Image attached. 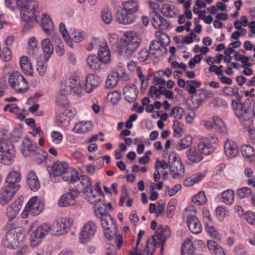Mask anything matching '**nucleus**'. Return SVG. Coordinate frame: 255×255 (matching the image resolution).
<instances>
[{
	"instance_id": "22",
	"label": "nucleus",
	"mask_w": 255,
	"mask_h": 255,
	"mask_svg": "<svg viewBox=\"0 0 255 255\" xmlns=\"http://www.w3.org/2000/svg\"><path fill=\"white\" fill-rule=\"evenodd\" d=\"M102 80L97 75L88 74L85 79V89L88 93H91L101 83Z\"/></svg>"
},
{
	"instance_id": "29",
	"label": "nucleus",
	"mask_w": 255,
	"mask_h": 255,
	"mask_svg": "<svg viewBox=\"0 0 255 255\" xmlns=\"http://www.w3.org/2000/svg\"><path fill=\"white\" fill-rule=\"evenodd\" d=\"M224 151L228 157H233L238 153V148L236 142L232 140H227L224 144Z\"/></svg>"
},
{
	"instance_id": "48",
	"label": "nucleus",
	"mask_w": 255,
	"mask_h": 255,
	"mask_svg": "<svg viewBox=\"0 0 255 255\" xmlns=\"http://www.w3.org/2000/svg\"><path fill=\"white\" fill-rule=\"evenodd\" d=\"M119 80V79L112 71L108 76L105 83V87L108 89L115 87L118 84Z\"/></svg>"
},
{
	"instance_id": "30",
	"label": "nucleus",
	"mask_w": 255,
	"mask_h": 255,
	"mask_svg": "<svg viewBox=\"0 0 255 255\" xmlns=\"http://www.w3.org/2000/svg\"><path fill=\"white\" fill-rule=\"evenodd\" d=\"M27 184L30 189L33 191H36L40 187V183L35 173L32 171L29 172L26 177Z\"/></svg>"
},
{
	"instance_id": "50",
	"label": "nucleus",
	"mask_w": 255,
	"mask_h": 255,
	"mask_svg": "<svg viewBox=\"0 0 255 255\" xmlns=\"http://www.w3.org/2000/svg\"><path fill=\"white\" fill-rule=\"evenodd\" d=\"M160 11L164 15L171 17H174L176 13L174 6L169 4H164Z\"/></svg>"
},
{
	"instance_id": "32",
	"label": "nucleus",
	"mask_w": 255,
	"mask_h": 255,
	"mask_svg": "<svg viewBox=\"0 0 255 255\" xmlns=\"http://www.w3.org/2000/svg\"><path fill=\"white\" fill-rule=\"evenodd\" d=\"M44 58L46 61H48L53 52V46L48 38H45L41 42Z\"/></svg>"
},
{
	"instance_id": "23",
	"label": "nucleus",
	"mask_w": 255,
	"mask_h": 255,
	"mask_svg": "<svg viewBox=\"0 0 255 255\" xmlns=\"http://www.w3.org/2000/svg\"><path fill=\"white\" fill-rule=\"evenodd\" d=\"M78 196L77 192L70 188L69 191L64 194L59 199L58 204L60 207H67L74 205L76 198Z\"/></svg>"
},
{
	"instance_id": "13",
	"label": "nucleus",
	"mask_w": 255,
	"mask_h": 255,
	"mask_svg": "<svg viewBox=\"0 0 255 255\" xmlns=\"http://www.w3.org/2000/svg\"><path fill=\"white\" fill-rule=\"evenodd\" d=\"M72 222L69 220L61 218L54 221L50 226L51 234L55 236H61L66 234L71 226Z\"/></svg>"
},
{
	"instance_id": "33",
	"label": "nucleus",
	"mask_w": 255,
	"mask_h": 255,
	"mask_svg": "<svg viewBox=\"0 0 255 255\" xmlns=\"http://www.w3.org/2000/svg\"><path fill=\"white\" fill-rule=\"evenodd\" d=\"M87 63L89 67L94 71H99L101 69L102 61L98 56L90 55L87 58Z\"/></svg>"
},
{
	"instance_id": "57",
	"label": "nucleus",
	"mask_w": 255,
	"mask_h": 255,
	"mask_svg": "<svg viewBox=\"0 0 255 255\" xmlns=\"http://www.w3.org/2000/svg\"><path fill=\"white\" fill-rule=\"evenodd\" d=\"M103 21L106 24H109L113 20V15L110 9L107 7L104 8L101 13Z\"/></svg>"
},
{
	"instance_id": "47",
	"label": "nucleus",
	"mask_w": 255,
	"mask_h": 255,
	"mask_svg": "<svg viewBox=\"0 0 255 255\" xmlns=\"http://www.w3.org/2000/svg\"><path fill=\"white\" fill-rule=\"evenodd\" d=\"M59 31L68 46L72 47L73 44L70 39V35L68 34L65 25L63 22H60L59 25Z\"/></svg>"
},
{
	"instance_id": "42",
	"label": "nucleus",
	"mask_w": 255,
	"mask_h": 255,
	"mask_svg": "<svg viewBox=\"0 0 255 255\" xmlns=\"http://www.w3.org/2000/svg\"><path fill=\"white\" fill-rule=\"evenodd\" d=\"M207 246L209 250L214 255H226L223 249L214 241H209L207 243Z\"/></svg>"
},
{
	"instance_id": "16",
	"label": "nucleus",
	"mask_w": 255,
	"mask_h": 255,
	"mask_svg": "<svg viewBox=\"0 0 255 255\" xmlns=\"http://www.w3.org/2000/svg\"><path fill=\"white\" fill-rule=\"evenodd\" d=\"M170 230L168 226H159L152 237L153 242L156 246H161V252L163 250V245L166 239L170 236Z\"/></svg>"
},
{
	"instance_id": "2",
	"label": "nucleus",
	"mask_w": 255,
	"mask_h": 255,
	"mask_svg": "<svg viewBox=\"0 0 255 255\" xmlns=\"http://www.w3.org/2000/svg\"><path fill=\"white\" fill-rule=\"evenodd\" d=\"M141 42L140 35L133 31H125L120 40V47L127 57H131Z\"/></svg>"
},
{
	"instance_id": "18",
	"label": "nucleus",
	"mask_w": 255,
	"mask_h": 255,
	"mask_svg": "<svg viewBox=\"0 0 255 255\" xmlns=\"http://www.w3.org/2000/svg\"><path fill=\"white\" fill-rule=\"evenodd\" d=\"M187 209L184 215H187L186 223L190 231L194 234H198L202 231V227L201 223L198 218L194 215L188 214Z\"/></svg>"
},
{
	"instance_id": "59",
	"label": "nucleus",
	"mask_w": 255,
	"mask_h": 255,
	"mask_svg": "<svg viewBox=\"0 0 255 255\" xmlns=\"http://www.w3.org/2000/svg\"><path fill=\"white\" fill-rule=\"evenodd\" d=\"M184 110L180 107L176 106L172 108L169 116L176 119H181L183 115Z\"/></svg>"
},
{
	"instance_id": "8",
	"label": "nucleus",
	"mask_w": 255,
	"mask_h": 255,
	"mask_svg": "<svg viewBox=\"0 0 255 255\" xmlns=\"http://www.w3.org/2000/svg\"><path fill=\"white\" fill-rule=\"evenodd\" d=\"M23 6H17L21 8L20 16L22 20L26 22L24 29H29L33 26L36 21L35 11L38 8L37 2H30Z\"/></svg>"
},
{
	"instance_id": "60",
	"label": "nucleus",
	"mask_w": 255,
	"mask_h": 255,
	"mask_svg": "<svg viewBox=\"0 0 255 255\" xmlns=\"http://www.w3.org/2000/svg\"><path fill=\"white\" fill-rule=\"evenodd\" d=\"M252 193V190L247 187L239 188L237 190V196L241 199L249 197Z\"/></svg>"
},
{
	"instance_id": "19",
	"label": "nucleus",
	"mask_w": 255,
	"mask_h": 255,
	"mask_svg": "<svg viewBox=\"0 0 255 255\" xmlns=\"http://www.w3.org/2000/svg\"><path fill=\"white\" fill-rule=\"evenodd\" d=\"M96 217L101 219V225L103 229L110 228L113 223V219L107 211L106 207H99L95 210Z\"/></svg>"
},
{
	"instance_id": "6",
	"label": "nucleus",
	"mask_w": 255,
	"mask_h": 255,
	"mask_svg": "<svg viewBox=\"0 0 255 255\" xmlns=\"http://www.w3.org/2000/svg\"><path fill=\"white\" fill-rule=\"evenodd\" d=\"M25 234L22 228L9 230L2 239V245L9 249H15L22 245Z\"/></svg>"
},
{
	"instance_id": "26",
	"label": "nucleus",
	"mask_w": 255,
	"mask_h": 255,
	"mask_svg": "<svg viewBox=\"0 0 255 255\" xmlns=\"http://www.w3.org/2000/svg\"><path fill=\"white\" fill-rule=\"evenodd\" d=\"M123 95L127 102H134L138 96V91L135 85L132 84L126 86L123 89Z\"/></svg>"
},
{
	"instance_id": "37",
	"label": "nucleus",
	"mask_w": 255,
	"mask_h": 255,
	"mask_svg": "<svg viewBox=\"0 0 255 255\" xmlns=\"http://www.w3.org/2000/svg\"><path fill=\"white\" fill-rule=\"evenodd\" d=\"M241 150L243 156L249 161L255 160V150L251 145L244 144L241 146Z\"/></svg>"
},
{
	"instance_id": "54",
	"label": "nucleus",
	"mask_w": 255,
	"mask_h": 255,
	"mask_svg": "<svg viewBox=\"0 0 255 255\" xmlns=\"http://www.w3.org/2000/svg\"><path fill=\"white\" fill-rule=\"evenodd\" d=\"M85 37V33L80 30H75L71 33L70 39L75 42H79L84 40Z\"/></svg>"
},
{
	"instance_id": "46",
	"label": "nucleus",
	"mask_w": 255,
	"mask_h": 255,
	"mask_svg": "<svg viewBox=\"0 0 255 255\" xmlns=\"http://www.w3.org/2000/svg\"><path fill=\"white\" fill-rule=\"evenodd\" d=\"M204 177L201 173H197L193 176L186 178L184 181V185L187 187L193 185L195 183L200 181Z\"/></svg>"
},
{
	"instance_id": "49",
	"label": "nucleus",
	"mask_w": 255,
	"mask_h": 255,
	"mask_svg": "<svg viewBox=\"0 0 255 255\" xmlns=\"http://www.w3.org/2000/svg\"><path fill=\"white\" fill-rule=\"evenodd\" d=\"M47 152L42 149H38L34 155L33 160L36 163L40 164L47 159Z\"/></svg>"
},
{
	"instance_id": "11",
	"label": "nucleus",
	"mask_w": 255,
	"mask_h": 255,
	"mask_svg": "<svg viewBox=\"0 0 255 255\" xmlns=\"http://www.w3.org/2000/svg\"><path fill=\"white\" fill-rule=\"evenodd\" d=\"M8 83L15 92L24 93L28 89L29 84L24 77L17 71L11 73L8 77Z\"/></svg>"
},
{
	"instance_id": "14",
	"label": "nucleus",
	"mask_w": 255,
	"mask_h": 255,
	"mask_svg": "<svg viewBox=\"0 0 255 255\" xmlns=\"http://www.w3.org/2000/svg\"><path fill=\"white\" fill-rule=\"evenodd\" d=\"M19 189L17 185L13 186L6 183L0 190V204L2 205L7 204Z\"/></svg>"
},
{
	"instance_id": "44",
	"label": "nucleus",
	"mask_w": 255,
	"mask_h": 255,
	"mask_svg": "<svg viewBox=\"0 0 255 255\" xmlns=\"http://www.w3.org/2000/svg\"><path fill=\"white\" fill-rule=\"evenodd\" d=\"M192 142V136L187 135L179 140L178 143L176 144L175 148L177 150L181 151L190 146Z\"/></svg>"
},
{
	"instance_id": "53",
	"label": "nucleus",
	"mask_w": 255,
	"mask_h": 255,
	"mask_svg": "<svg viewBox=\"0 0 255 255\" xmlns=\"http://www.w3.org/2000/svg\"><path fill=\"white\" fill-rule=\"evenodd\" d=\"M121 98V93L118 91L110 92L107 96L108 101L113 105H115L119 102Z\"/></svg>"
},
{
	"instance_id": "61",
	"label": "nucleus",
	"mask_w": 255,
	"mask_h": 255,
	"mask_svg": "<svg viewBox=\"0 0 255 255\" xmlns=\"http://www.w3.org/2000/svg\"><path fill=\"white\" fill-rule=\"evenodd\" d=\"M50 136L52 142L56 144H60L63 138V136L61 133L56 130L52 131L51 132Z\"/></svg>"
},
{
	"instance_id": "10",
	"label": "nucleus",
	"mask_w": 255,
	"mask_h": 255,
	"mask_svg": "<svg viewBox=\"0 0 255 255\" xmlns=\"http://www.w3.org/2000/svg\"><path fill=\"white\" fill-rule=\"evenodd\" d=\"M74 170L69 168L66 162L56 161L49 167V172L51 177L61 176L63 180L67 182L70 177L68 173H72V171Z\"/></svg>"
},
{
	"instance_id": "7",
	"label": "nucleus",
	"mask_w": 255,
	"mask_h": 255,
	"mask_svg": "<svg viewBox=\"0 0 255 255\" xmlns=\"http://www.w3.org/2000/svg\"><path fill=\"white\" fill-rule=\"evenodd\" d=\"M15 156L13 144L9 141L0 139V163L10 165L13 163Z\"/></svg>"
},
{
	"instance_id": "1",
	"label": "nucleus",
	"mask_w": 255,
	"mask_h": 255,
	"mask_svg": "<svg viewBox=\"0 0 255 255\" xmlns=\"http://www.w3.org/2000/svg\"><path fill=\"white\" fill-rule=\"evenodd\" d=\"M254 94L252 95L244 102H241L242 96L238 95L235 99H232L231 108L235 116L245 125H249L252 122V114L250 107L253 101Z\"/></svg>"
},
{
	"instance_id": "56",
	"label": "nucleus",
	"mask_w": 255,
	"mask_h": 255,
	"mask_svg": "<svg viewBox=\"0 0 255 255\" xmlns=\"http://www.w3.org/2000/svg\"><path fill=\"white\" fill-rule=\"evenodd\" d=\"M222 92L225 96L230 97L233 96L236 97L238 95H240L238 93V88L237 87L226 86L223 89Z\"/></svg>"
},
{
	"instance_id": "51",
	"label": "nucleus",
	"mask_w": 255,
	"mask_h": 255,
	"mask_svg": "<svg viewBox=\"0 0 255 255\" xmlns=\"http://www.w3.org/2000/svg\"><path fill=\"white\" fill-rule=\"evenodd\" d=\"M201 83L196 80H189L186 82V90L190 94L195 93L196 88H199Z\"/></svg>"
},
{
	"instance_id": "38",
	"label": "nucleus",
	"mask_w": 255,
	"mask_h": 255,
	"mask_svg": "<svg viewBox=\"0 0 255 255\" xmlns=\"http://www.w3.org/2000/svg\"><path fill=\"white\" fill-rule=\"evenodd\" d=\"M92 128L91 122L89 121L81 122L75 125L73 130L77 133H83L90 131Z\"/></svg>"
},
{
	"instance_id": "9",
	"label": "nucleus",
	"mask_w": 255,
	"mask_h": 255,
	"mask_svg": "<svg viewBox=\"0 0 255 255\" xmlns=\"http://www.w3.org/2000/svg\"><path fill=\"white\" fill-rule=\"evenodd\" d=\"M60 90L64 91V94H75L78 97H81L83 93V88L79 77L73 74L69 77L65 84H62Z\"/></svg>"
},
{
	"instance_id": "24",
	"label": "nucleus",
	"mask_w": 255,
	"mask_h": 255,
	"mask_svg": "<svg viewBox=\"0 0 255 255\" xmlns=\"http://www.w3.org/2000/svg\"><path fill=\"white\" fill-rule=\"evenodd\" d=\"M151 23L152 25L159 30L158 31L166 30L170 26L168 21L161 17L159 13L151 14Z\"/></svg>"
},
{
	"instance_id": "12",
	"label": "nucleus",
	"mask_w": 255,
	"mask_h": 255,
	"mask_svg": "<svg viewBox=\"0 0 255 255\" xmlns=\"http://www.w3.org/2000/svg\"><path fill=\"white\" fill-rule=\"evenodd\" d=\"M218 141L217 137L214 135L202 137L197 145L198 150L203 154L210 155L215 150L214 144H217Z\"/></svg>"
},
{
	"instance_id": "31",
	"label": "nucleus",
	"mask_w": 255,
	"mask_h": 255,
	"mask_svg": "<svg viewBox=\"0 0 255 255\" xmlns=\"http://www.w3.org/2000/svg\"><path fill=\"white\" fill-rule=\"evenodd\" d=\"M21 205L18 201L12 202L6 209V214L8 218L9 224L16 216L20 209Z\"/></svg>"
},
{
	"instance_id": "28",
	"label": "nucleus",
	"mask_w": 255,
	"mask_h": 255,
	"mask_svg": "<svg viewBox=\"0 0 255 255\" xmlns=\"http://www.w3.org/2000/svg\"><path fill=\"white\" fill-rule=\"evenodd\" d=\"M21 179L20 171L19 170H15L14 168H11L6 176L5 182L13 186L17 185L18 189H19L20 185L18 183L21 180Z\"/></svg>"
},
{
	"instance_id": "36",
	"label": "nucleus",
	"mask_w": 255,
	"mask_h": 255,
	"mask_svg": "<svg viewBox=\"0 0 255 255\" xmlns=\"http://www.w3.org/2000/svg\"><path fill=\"white\" fill-rule=\"evenodd\" d=\"M98 57L103 63L107 64L110 61L111 53L109 48L105 43L103 47L98 50Z\"/></svg>"
},
{
	"instance_id": "15",
	"label": "nucleus",
	"mask_w": 255,
	"mask_h": 255,
	"mask_svg": "<svg viewBox=\"0 0 255 255\" xmlns=\"http://www.w3.org/2000/svg\"><path fill=\"white\" fill-rule=\"evenodd\" d=\"M50 231V226L47 224H43L33 231L30 236V246L36 247L41 241L49 232Z\"/></svg>"
},
{
	"instance_id": "25",
	"label": "nucleus",
	"mask_w": 255,
	"mask_h": 255,
	"mask_svg": "<svg viewBox=\"0 0 255 255\" xmlns=\"http://www.w3.org/2000/svg\"><path fill=\"white\" fill-rule=\"evenodd\" d=\"M37 144L30 138L25 137L22 141L21 151L22 155L25 157L29 156L31 153L36 151Z\"/></svg>"
},
{
	"instance_id": "20",
	"label": "nucleus",
	"mask_w": 255,
	"mask_h": 255,
	"mask_svg": "<svg viewBox=\"0 0 255 255\" xmlns=\"http://www.w3.org/2000/svg\"><path fill=\"white\" fill-rule=\"evenodd\" d=\"M26 205L30 215L34 216L38 215L44 208L43 202L35 196L31 198Z\"/></svg>"
},
{
	"instance_id": "58",
	"label": "nucleus",
	"mask_w": 255,
	"mask_h": 255,
	"mask_svg": "<svg viewBox=\"0 0 255 255\" xmlns=\"http://www.w3.org/2000/svg\"><path fill=\"white\" fill-rule=\"evenodd\" d=\"M213 121L219 132L225 133L227 131L226 126L221 118L217 116L214 117Z\"/></svg>"
},
{
	"instance_id": "63",
	"label": "nucleus",
	"mask_w": 255,
	"mask_h": 255,
	"mask_svg": "<svg viewBox=\"0 0 255 255\" xmlns=\"http://www.w3.org/2000/svg\"><path fill=\"white\" fill-rule=\"evenodd\" d=\"M203 221L205 225L213 223V220L208 209L204 208L202 211Z\"/></svg>"
},
{
	"instance_id": "52",
	"label": "nucleus",
	"mask_w": 255,
	"mask_h": 255,
	"mask_svg": "<svg viewBox=\"0 0 255 255\" xmlns=\"http://www.w3.org/2000/svg\"><path fill=\"white\" fill-rule=\"evenodd\" d=\"M193 203L197 206L204 204L206 202V197L203 191H200L197 194L192 198Z\"/></svg>"
},
{
	"instance_id": "43",
	"label": "nucleus",
	"mask_w": 255,
	"mask_h": 255,
	"mask_svg": "<svg viewBox=\"0 0 255 255\" xmlns=\"http://www.w3.org/2000/svg\"><path fill=\"white\" fill-rule=\"evenodd\" d=\"M27 53L30 56H34L38 51V42L34 37H30L28 40Z\"/></svg>"
},
{
	"instance_id": "17",
	"label": "nucleus",
	"mask_w": 255,
	"mask_h": 255,
	"mask_svg": "<svg viewBox=\"0 0 255 255\" xmlns=\"http://www.w3.org/2000/svg\"><path fill=\"white\" fill-rule=\"evenodd\" d=\"M97 230L96 224L92 221L87 222L83 227L79 235L80 242L86 243L94 237Z\"/></svg>"
},
{
	"instance_id": "27",
	"label": "nucleus",
	"mask_w": 255,
	"mask_h": 255,
	"mask_svg": "<svg viewBox=\"0 0 255 255\" xmlns=\"http://www.w3.org/2000/svg\"><path fill=\"white\" fill-rule=\"evenodd\" d=\"M41 26L47 35L52 33L54 29V24L50 16L46 13L41 15Z\"/></svg>"
},
{
	"instance_id": "41",
	"label": "nucleus",
	"mask_w": 255,
	"mask_h": 255,
	"mask_svg": "<svg viewBox=\"0 0 255 255\" xmlns=\"http://www.w3.org/2000/svg\"><path fill=\"white\" fill-rule=\"evenodd\" d=\"M222 202L227 205H232L235 200V192L233 190L228 189L222 193Z\"/></svg>"
},
{
	"instance_id": "4",
	"label": "nucleus",
	"mask_w": 255,
	"mask_h": 255,
	"mask_svg": "<svg viewBox=\"0 0 255 255\" xmlns=\"http://www.w3.org/2000/svg\"><path fill=\"white\" fill-rule=\"evenodd\" d=\"M70 175V179L68 180L70 188L72 189L75 192L79 193L83 192L85 195L87 191L92 188V181L90 178L86 175L78 176V172L75 169L72 171V173H68Z\"/></svg>"
},
{
	"instance_id": "5",
	"label": "nucleus",
	"mask_w": 255,
	"mask_h": 255,
	"mask_svg": "<svg viewBox=\"0 0 255 255\" xmlns=\"http://www.w3.org/2000/svg\"><path fill=\"white\" fill-rule=\"evenodd\" d=\"M155 36L158 40H153L149 45L150 54L155 58H161L167 53V50L165 46L170 41L169 36L163 32L156 31Z\"/></svg>"
},
{
	"instance_id": "62",
	"label": "nucleus",
	"mask_w": 255,
	"mask_h": 255,
	"mask_svg": "<svg viewBox=\"0 0 255 255\" xmlns=\"http://www.w3.org/2000/svg\"><path fill=\"white\" fill-rule=\"evenodd\" d=\"M47 61L44 59V61L40 60L37 63L36 69L41 76H43L45 74L47 68Z\"/></svg>"
},
{
	"instance_id": "35",
	"label": "nucleus",
	"mask_w": 255,
	"mask_h": 255,
	"mask_svg": "<svg viewBox=\"0 0 255 255\" xmlns=\"http://www.w3.org/2000/svg\"><path fill=\"white\" fill-rule=\"evenodd\" d=\"M170 173L174 178L183 176L184 173V167L182 161L176 162L169 166Z\"/></svg>"
},
{
	"instance_id": "45",
	"label": "nucleus",
	"mask_w": 255,
	"mask_h": 255,
	"mask_svg": "<svg viewBox=\"0 0 255 255\" xmlns=\"http://www.w3.org/2000/svg\"><path fill=\"white\" fill-rule=\"evenodd\" d=\"M181 255H194V246L190 240L184 241L181 248Z\"/></svg>"
},
{
	"instance_id": "55",
	"label": "nucleus",
	"mask_w": 255,
	"mask_h": 255,
	"mask_svg": "<svg viewBox=\"0 0 255 255\" xmlns=\"http://www.w3.org/2000/svg\"><path fill=\"white\" fill-rule=\"evenodd\" d=\"M105 43L106 42H103L102 43L99 38H93L91 42L87 45L86 49L88 51L97 49L98 47L101 49V47H103Z\"/></svg>"
},
{
	"instance_id": "64",
	"label": "nucleus",
	"mask_w": 255,
	"mask_h": 255,
	"mask_svg": "<svg viewBox=\"0 0 255 255\" xmlns=\"http://www.w3.org/2000/svg\"><path fill=\"white\" fill-rule=\"evenodd\" d=\"M174 136L180 137L183 133V129L180 126V123L177 121H174L173 125Z\"/></svg>"
},
{
	"instance_id": "39",
	"label": "nucleus",
	"mask_w": 255,
	"mask_h": 255,
	"mask_svg": "<svg viewBox=\"0 0 255 255\" xmlns=\"http://www.w3.org/2000/svg\"><path fill=\"white\" fill-rule=\"evenodd\" d=\"M69 113V111L66 110L56 117V123L58 126L64 127L68 125L70 121L68 116Z\"/></svg>"
},
{
	"instance_id": "21",
	"label": "nucleus",
	"mask_w": 255,
	"mask_h": 255,
	"mask_svg": "<svg viewBox=\"0 0 255 255\" xmlns=\"http://www.w3.org/2000/svg\"><path fill=\"white\" fill-rule=\"evenodd\" d=\"M86 200L91 204H93L94 210L97 208L106 207V206L103 203V198L104 196L102 195L94 193L92 188L84 195Z\"/></svg>"
},
{
	"instance_id": "40",
	"label": "nucleus",
	"mask_w": 255,
	"mask_h": 255,
	"mask_svg": "<svg viewBox=\"0 0 255 255\" xmlns=\"http://www.w3.org/2000/svg\"><path fill=\"white\" fill-rule=\"evenodd\" d=\"M186 154L188 159L192 163H198L203 158L201 153L194 148H190L187 150Z\"/></svg>"
},
{
	"instance_id": "3",
	"label": "nucleus",
	"mask_w": 255,
	"mask_h": 255,
	"mask_svg": "<svg viewBox=\"0 0 255 255\" xmlns=\"http://www.w3.org/2000/svg\"><path fill=\"white\" fill-rule=\"evenodd\" d=\"M123 8L117 12V19L123 24H129L134 22L135 13L139 8V3L136 0H129L122 3Z\"/></svg>"
},
{
	"instance_id": "34",
	"label": "nucleus",
	"mask_w": 255,
	"mask_h": 255,
	"mask_svg": "<svg viewBox=\"0 0 255 255\" xmlns=\"http://www.w3.org/2000/svg\"><path fill=\"white\" fill-rule=\"evenodd\" d=\"M19 65L22 71L25 74L32 76L33 68L29 59L26 56H22L19 59Z\"/></svg>"
}]
</instances>
